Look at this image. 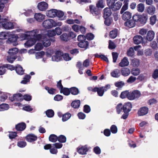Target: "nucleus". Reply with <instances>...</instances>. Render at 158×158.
Segmentation results:
<instances>
[{
    "mask_svg": "<svg viewBox=\"0 0 158 158\" xmlns=\"http://www.w3.org/2000/svg\"><path fill=\"white\" fill-rule=\"evenodd\" d=\"M2 27L5 29L10 30L12 29L14 27V25L13 23L10 22L7 19H2Z\"/></svg>",
    "mask_w": 158,
    "mask_h": 158,
    "instance_id": "f257e3e1",
    "label": "nucleus"
},
{
    "mask_svg": "<svg viewBox=\"0 0 158 158\" xmlns=\"http://www.w3.org/2000/svg\"><path fill=\"white\" fill-rule=\"evenodd\" d=\"M19 37L17 35L10 34L6 41V43L9 44H13V45L16 46L18 44L17 40Z\"/></svg>",
    "mask_w": 158,
    "mask_h": 158,
    "instance_id": "f03ea898",
    "label": "nucleus"
},
{
    "mask_svg": "<svg viewBox=\"0 0 158 158\" xmlns=\"http://www.w3.org/2000/svg\"><path fill=\"white\" fill-rule=\"evenodd\" d=\"M43 26L46 29H50L56 27L55 22L52 19H48L44 21L43 23Z\"/></svg>",
    "mask_w": 158,
    "mask_h": 158,
    "instance_id": "7ed1b4c3",
    "label": "nucleus"
},
{
    "mask_svg": "<svg viewBox=\"0 0 158 158\" xmlns=\"http://www.w3.org/2000/svg\"><path fill=\"white\" fill-rule=\"evenodd\" d=\"M89 8L90 12L94 16H98L100 14V10L96 6L90 5L89 6Z\"/></svg>",
    "mask_w": 158,
    "mask_h": 158,
    "instance_id": "20e7f679",
    "label": "nucleus"
},
{
    "mask_svg": "<svg viewBox=\"0 0 158 158\" xmlns=\"http://www.w3.org/2000/svg\"><path fill=\"white\" fill-rule=\"evenodd\" d=\"M149 111V109L147 106H143L139 108L137 112L139 116H143L146 115Z\"/></svg>",
    "mask_w": 158,
    "mask_h": 158,
    "instance_id": "39448f33",
    "label": "nucleus"
},
{
    "mask_svg": "<svg viewBox=\"0 0 158 158\" xmlns=\"http://www.w3.org/2000/svg\"><path fill=\"white\" fill-rule=\"evenodd\" d=\"M63 52L60 51H57L55 53V55L52 57V60L53 61H58L61 60L62 59Z\"/></svg>",
    "mask_w": 158,
    "mask_h": 158,
    "instance_id": "423d86ee",
    "label": "nucleus"
},
{
    "mask_svg": "<svg viewBox=\"0 0 158 158\" xmlns=\"http://www.w3.org/2000/svg\"><path fill=\"white\" fill-rule=\"evenodd\" d=\"M89 150V148H88L87 145L81 146V147H78L77 148V152L81 155L86 154Z\"/></svg>",
    "mask_w": 158,
    "mask_h": 158,
    "instance_id": "0eeeda50",
    "label": "nucleus"
},
{
    "mask_svg": "<svg viewBox=\"0 0 158 158\" xmlns=\"http://www.w3.org/2000/svg\"><path fill=\"white\" fill-rule=\"evenodd\" d=\"M38 32V31L37 29L33 30L30 31L31 36H33L34 37L33 38H34L35 40H36V42L37 40H42L43 37L41 34H37Z\"/></svg>",
    "mask_w": 158,
    "mask_h": 158,
    "instance_id": "6e6552de",
    "label": "nucleus"
},
{
    "mask_svg": "<svg viewBox=\"0 0 158 158\" xmlns=\"http://www.w3.org/2000/svg\"><path fill=\"white\" fill-rule=\"evenodd\" d=\"M48 5L45 2H42L38 3L37 7L39 10L40 11L45 10L48 8Z\"/></svg>",
    "mask_w": 158,
    "mask_h": 158,
    "instance_id": "1a4fd4ad",
    "label": "nucleus"
},
{
    "mask_svg": "<svg viewBox=\"0 0 158 158\" xmlns=\"http://www.w3.org/2000/svg\"><path fill=\"white\" fill-rule=\"evenodd\" d=\"M155 33L152 31H149L148 32L146 36H143L144 39L149 41H151L153 39Z\"/></svg>",
    "mask_w": 158,
    "mask_h": 158,
    "instance_id": "9d476101",
    "label": "nucleus"
},
{
    "mask_svg": "<svg viewBox=\"0 0 158 158\" xmlns=\"http://www.w3.org/2000/svg\"><path fill=\"white\" fill-rule=\"evenodd\" d=\"M26 123L24 122H22L16 125L15 126V128L17 131H22L26 128Z\"/></svg>",
    "mask_w": 158,
    "mask_h": 158,
    "instance_id": "9b49d317",
    "label": "nucleus"
},
{
    "mask_svg": "<svg viewBox=\"0 0 158 158\" xmlns=\"http://www.w3.org/2000/svg\"><path fill=\"white\" fill-rule=\"evenodd\" d=\"M51 40L46 36H43L42 39V42L43 45L45 47H48L51 45Z\"/></svg>",
    "mask_w": 158,
    "mask_h": 158,
    "instance_id": "f8f14e48",
    "label": "nucleus"
},
{
    "mask_svg": "<svg viewBox=\"0 0 158 158\" xmlns=\"http://www.w3.org/2000/svg\"><path fill=\"white\" fill-rule=\"evenodd\" d=\"M26 139L27 141L32 142L37 140V137L33 134H29L26 136Z\"/></svg>",
    "mask_w": 158,
    "mask_h": 158,
    "instance_id": "ddd939ff",
    "label": "nucleus"
},
{
    "mask_svg": "<svg viewBox=\"0 0 158 158\" xmlns=\"http://www.w3.org/2000/svg\"><path fill=\"white\" fill-rule=\"evenodd\" d=\"M122 6V3L119 2L114 3L109 7L113 11H115L119 10Z\"/></svg>",
    "mask_w": 158,
    "mask_h": 158,
    "instance_id": "4468645a",
    "label": "nucleus"
},
{
    "mask_svg": "<svg viewBox=\"0 0 158 158\" xmlns=\"http://www.w3.org/2000/svg\"><path fill=\"white\" fill-rule=\"evenodd\" d=\"M123 106V111L129 112L131 110L132 105L131 102H128L124 104Z\"/></svg>",
    "mask_w": 158,
    "mask_h": 158,
    "instance_id": "2eb2a0df",
    "label": "nucleus"
},
{
    "mask_svg": "<svg viewBox=\"0 0 158 158\" xmlns=\"http://www.w3.org/2000/svg\"><path fill=\"white\" fill-rule=\"evenodd\" d=\"M57 10L56 9H52L48 10L46 13V15L47 16L50 18H53L55 17L56 15Z\"/></svg>",
    "mask_w": 158,
    "mask_h": 158,
    "instance_id": "dca6fc26",
    "label": "nucleus"
},
{
    "mask_svg": "<svg viewBox=\"0 0 158 158\" xmlns=\"http://www.w3.org/2000/svg\"><path fill=\"white\" fill-rule=\"evenodd\" d=\"M156 11L155 6L153 5H150L146 7V11L147 13L150 15H153Z\"/></svg>",
    "mask_w": 158,
    "mask_h": 158,
    "instance_id": "f3484780",
    "label": "nucleus"
},
{
    "mask_svg": "<svg viewBox=\"0 0 158 158\" xmlns=\"http://www.w3.org/2000/svg\"><path fill=\"white\" fill-rule=\"evenodd\" d=\"M143 37H142L141 35H135L133 38L134 43L135 44H139L143 42Z\"/></svg>",
    "mask_w": 158,
    "mask_h": 158,
    "instance_id": "a211bd4d",
    "label": "nucleus"
},
{
    "mask_svg": "<svg viewBox=\"0 0 158 158\" xmlns=\"http://www.w3.org/2000/svg\"><path fill=\"white\" fill-rule=\"evenodd\" d=\"M112 14V12L109 7L106 8L103 10L104 18H106L107 17H109Z\"/></svg>",
    "mask_w": 158,
    "mask_h": 158,
    "instance_id": "6ab92c4d",
    "label": "nucleus"
},
{
    "mask_svg": "<svg viewBox=\"0 0 158 158\" xmlns=\"http://www.w3.org/2000/svg\"><path fill=\"white\" fill-rule=\"evenodd\" d=\"M78 45L80 48H84L85 50H86L88 48L89 43L88 41L85 40L79 43Z\"/></svg>",
    "mask_w": 158,
    "mask_h": 158,
    "instance_id": "aec40b11",
    "label": "nucleus"
},
{
    "mask_svg": "<svg viewBox=\"0 0 158 158\" xmlns=\"http://www.w3.org/2000/svg\"><path fill=\"white\" fill-rule=\"evenodd\" d=\"M122 19L124 21H127L131 17V13L128 11H126L123 14Z\"/></svg>",
    "mask_w": 158,
    "mask_h": 158,
    "instance_id": "412c9836",
    "label": "nucleus"
},
{
    "mask_svg": "<svg viewBox=\"0 0 158 158\" xmlns=\"http://www.w3.org/2000/svg\"><path fill=\"white\" fill-rule=\"evenodd\" d=\"M135 23L132 19L126 21L124 23V25L129 28H131L135 26Z\"/></svg>",
    "mask_w": 158,
    "mask_h": 158,
    "instance_id": "4be33fe9",
    "label": "nucleus"
},
{
    "mask_svg": "<svg viewBox=\"0 0 158 158\" xmlns=\"http://www.w3.org/2000/svg\"><path fill=\"white\" fill-rule=\"evenodd\" d=\"M120 71L122 75L124 77L128 76L131 73L130 69L127 68H122Z\"/></svg>",
    "mask_w": 158,
    "mask_h": 158,
    "instance_id": "5701e85b",
    "label": "nucleus"
},
{
    "mask_svg": "<svg viewBox=\"0 0 158 158\" xmlns=\"http://www.w3.org/2000/svg\"><path fill=\"white\" fill-rule=\"evenodd\" d=\"M45 15L40 13H36L34 15L35 19L39 22H41L44 19Z\"/></svg>",
    "mask_w": 158,
    "mask_h": 158,
    "instance_id": "b1692460",
    "label": "nucleus"
},
{
    "mask_svg": "<svg viewBox=\"0 0 158 158\" xmlns=\"http://www.w3.org/2000/svg\"><path fill=\"white\" fill-rule=\"evenodd\" d=\"M129 64V62L128 61L127 58L126 57H124L121 60V62L119 64V66L123 67L127 66Z\"/></svg>",
    "mask_w": 158,
    "mask_h": 158,
    "instance_id": "393cba45",
    "label": "nucleus"
},
{
    "mask_svg": "<svg viewBox=\"0 0 158 158\" xmlns=\"http://www.w3.org/2000/svg\"><path fill=\"white\" fill-rule=\"evenodd\" d=\"M104 88L103 87H101L99 88L96 87L95 92H97L98 94L100 96H102L106 90H105Z\"/></svg>",
    "mask_w": 158,
    "mask_h": 158,
    "instance_id": "a878e982",
    "label": "nucleus"
},
{
    "mask_svg": "<svg viewBox=\"0 0 158 158\" xmlns=\"http://www.w3.org/2000/svg\"><path fill=\"white\" fill-rule=\"evenodd\" d=\"M36 43V40L34 38H31L24 44L28 47H31L34 45Z\"/></svg>",
    "mask_w": 158,
    "mask_h": 158,
    "instance_id": "bb28decb",
    "label": "nucleus"
},
{
    "mask_svg": "<svg viewBox=\"0 0 158 158\" xmlns=\"http://www.w3.org/2000/svg\"><path fill=\"white\" fill-rule=\"evenodd\" d=\"M147 19L148 17L147 15H140L138 23L142 25H143L146 23Z\"/></svg>",
    "mask_w": 158,
    "mask_h": 158,
    "instance_id": "cd10ccee",
    "label": "nucleus"
},
{
    "mask_svg": "<svg viewBox=\"0 0 158 158\" xmlns=\"http://www.w3.org/2000/svg\"><path fill=\"white\" fill-rule=\"evenodd\" d=\"M81 104L80 100H75L73 101L71 103V106L74 109H77L79 107Z\"/></svg>",
    "mask_w": 158,
    "mask_h": 158,
    "instance_id": "c85d7f7f",
    "label": "nucleus"
},
{
    "mask_svg": "<svg viewBox=\"0 0 158 158\" xmlns=\"http://www.w3.org/2000/svg\"><path fill=\"white\" fill-rule=\"evenodd\" d=\"M129 0H124V5L123 6L120 11L121 14H123L124 12L128 9V2Z\"/></svg>",
    "mask_w": 158,
    "mask_h": 158,
    "instance_id": "c756f323",
    "label": "nucleus"
},
{
    "mask_svg": "<svg viewBox=\"0 0 158 158\" xmlns=\"http://www.w3.org/2000/svg\"><path fill=\"white\" fill-rule=\"evenodd\" d=\"M18 49L15 48L10 49L8 52L10 56H17L16 54L18 53Z\"/></svg>",
    "mask_w": 158,
    "mask_h": 158,
    "instance_id": "7c9ffc66",
    "label": "nucleus"
},
{
    "mask_svg": "<svg viewBox=\"0 0 158 158\" xmlns=\"http://www.w3.org/2000/svg\"><path fill=\"white\" fill-rule=\"evenodd\" d=\"M16 72L20 75L23 74L24 71L23 68L19 65H17L15 69Z\"/></svg>",
    "mask_w": 158,
    "mask_h": 158,
    "instance_id": "2f4dec72",
    "label": "nucleus"
},
{
    "mask_svg": "<svg viewBox=\"0 0 158 158\" xmlns=\"http://www.w3.org/2000/svg\"><path fill=\"white\" fill-rule=\"evenodd\" d=\"M70 94L74 95H77L79 93V89L75 87H73L70 88Z\"/></svg>",
    "mask_w": 158,
    "mask_h": 158,
    "instance_id": "473e14b6",
    "label": "nucleus"
},
{
    "mask_svg": "<svg viewBox=\"0 0 158 158\" xmlns=\"http://www.w3.org/2000/svg\"><path fill=\"white\" fill-rule=\"evenodd\" d=\"M117 34L118 30L117 29H115L110 32L109 36L112 39H114L117 37Z\"/></svg>",
    "mask_w": 158,
    "mask_h": 158,
    "instance_id": "72a5a7b5",
    "label": "nucleus"
},
{
    "mask_svg": "<svg viewBox=\"0 0 158 158\" xmlns=\"http://www.w3.org/2000/svg\"><path fill=\"white\" fill-rule=\"evenodd\" d=\"M70 88L64 87L60 91L61 93H63L64 95L68 96L70 94Z\"/></svg>",
    "mask_w": 158,
    "mask_h": 158,
    "instance_id": "f704fd0d",
    "label": "nucleus"
},
{
    "mask_svg": "<svg viewBox=\"0 0 158 158\" xmlns=\"http://www.w3.org/2000/svg\"><path fill=\"white\" fill-rule=\"evenodd\" d=\"M120 72L118 69H114L110 73L111 76L114 77H118L120 75Z\"/></svg>",
    "mask_w": 158,
    "mask_h": 158,
    "instance_id": "c9c22d12",
    "label": "nucleus"
},
{
    "mask_svg": "<svg viewBox=\"0 0 158 158\" xmlns=\"http://www.w3.org/2000/svg\"><path fill=\"white\" fill-rule=\"evenodd\" d=\"M44 89L48 91V93L51 94H54L55 93L56 89L53 88H49L47 86H45Z\"/></svg>",
    "mask_w": 158,
    "mask_h": 158,
    "instance_id": "e433bc0d",
    "label": "nucleus"
},
{
    "mask_svg": "<svg viewBox=\"0 0 158 158\" xmlns=\"http://www.w3.org/2000/svg\"><path fill=\"white\" fill-rule=\"evenodd\" d=\"M31 78V76L29 75H25L23 78V80H22L21 83L23 84H26L28 82L30 81V79Z\"/></svg>",
    "mask_w": 158,
    "mask_h": 158,
    "instance_id": "4c0bfd02",
    "label": "nucleus"
},
{
    "mask_svg": "<svg viewBox=\"0 0 158 158\" xmlns=\"http://www.w3.org/2000/svg\"><path fill=\"white\" fill-rule=\"evenodd\" d=\"M58 139V136L56 135L53 134L50 135L49 137V140L50 141L55 143Z\"/></svg>",
    "mask_w": 158,
    "mask_h": 158,
    "instance_id": "58836bf2",
    "label": "nucleus"
},
{
    "mask_svg": "<svg viewBox=\"0 0 158 158\" xmlns=\"http://www.w3.org/2000/svg\"><path fill=\"white\" fill-rule=\"evenodd\" d=\"M134 100L138 99L141 95L140 92L138 90H135L132 91Z\"/></svg>",
    "mask_w": 158,
    "mask_h": 158,
    "instance_id": "ea45409f",
    "label": "nucleus"
},
{
    "mask_svg": "<svg viewBox=\"0 0 158 158\" xmlns=\"http://www.w3.org/2000/svg\"><path fill=\"white\" fill-rule=\"evenodd\" d=\"M71 116V114L69 112H67L63 114L62 118V120L63 122H65L68 120Z\"/></svg>",
    "mask_w": 158,
    "mask_h": 158,
    "instance_id": "a19ab883",
    "label": "nucleus"
},
{
    "mask_svg": "<svg viewBox=\"0 0 158 158\" xmlns=\"http://www.w3.org/2000/svg\"><path fill=\"white\" fill-rule=\"evenodd\" d=\"M116 109L118 114H120L122 110H123V106L122 103H119L116 107Z\"/></svg>",
    "mask_w": 158,
    "mask_h": 158,
    "instance_id": "79ce46f5",
    "label": "nucleus"
},
{
    "mask_svg": "<svg viewBox=\"0 0 158 158\" xmlns=\"http://www.w3.org/2000/svg\"><path fill=\"white\" fill-rule=\"evenodd\" d=\"M9 108V105L8 104L3 103L0 104V111H3L7 110Z\"/></svg>",
    "mask_w": 158,
    "mask_h": 158,
    "instance_id": "37998d69",
    "label": "nucleus"
},
{
    "mask_svg": "<svg viewBox=\"0 0 158 158\" xmlns=\"http://www.w3.org/2000/svg\"><path fill=\"white\" fill-rule=\"evenodd\" d=\"M104 18L105 19V24L107 26H110L113 21L112 18L110 17H107L106 18Z\"/></svg>",
    "mask_w": 158,
    "mask_h": 158,
    "instance_id": "c03bdc74",
    "label": "nucleus"
},
{
    "mask_svg": "<svg viewBox=\"0 0 158 158\" xmlns=\"http://www.w3.org/2000/svg\"><path fill=\"white\" fill-rule=\"evenodd\" d=\"M131 72L133 75L136 76L139 74L140 73V70L138 68H133L131 71Z\"/></svg>",
    "mask_w": 158,
    "mask_h": 158,
    "instance_id": "a18cd8bd",
    "label": "nucleus"
},
{
    "mask_svg": "<svg viewBox=\"0 0 158 158\" xmlns=\"http://www.w3.org/2000/svg\"><path fill=\"white\" fill-rule=\"evenodd\" d=\"M14 98H15V101H19V100L20 101H22L23 99H21L20 98L22 97L23 95L20 93H18L13 95Z\"/></svg>",
    "mask_w": 158,
    "mask_h": 158,
    "instance_id": "49530a36",
    "label": "nucleus"
},
{
    "mask_svg": "<svg viewBox=\"0 0 158 158\" xmlns=\"http://www.w3.org/2000/svg\"><path fill=\"white\" fill-rule=\"evenodd\" d=\"M46 115L48 117L52 118L53 117L54 114L53 110L52 109L47 110L45 112Z\"/></svg>",
    "mask_w": 158,
    "mask_h": 158,
    "instance_id": "de8ad7c7",
    "label": "nucleus"
},
{
    "mask_svg": "<svg viewBox=\"0 0 158 158\" xmlns=\"http://www.w3.org/2000/svg\"><path fill=\"white\" fill-rule=\"evenodd\" d=\"M57 140L60 143H64L66 141V137L63 135H60L58 137Z\"/></svg>",
    "mask_w": 158,
    "mask_h": 158,
    "instance_id": "09e8293b",
    "label": "nucleus"
},
{
    "mask_svg": "<svg viewBox=\"0 0 158 158\" xmlns=\"http://www.w3.org/2000/svg\"><path fill=\"white\" fill-rule=\"evenodd\" d=\"M129 94V91L128 90H125L121 92L120 97L122 99H124L126 98H127L128 95Z\"/></svg>",
    "mask_w": 158,
    "mask_h": 158,
    "instance_id": "8fccbe9b",
    "label": "nucleus"
},
{
    "mask_svg": "<svg viewBox=\"0 0 158 158\" xmlns=\"http://www.w3.org/2000/svg\"><path fill=\"white\" fill-rule=\"evenodd\" d=\"M137 8L139 12H142L144 9V5L142 3H140L138 4L137 6Z\"/></svg>",
    "mask_w": 158,
    "mask_h": 158,
    "instance_id": "3c124183",
    "label": "nucleus"
},
{
    "mask_svg": "<svg viewBox=\"0 0 158 158\" xmlns=\"http://www.w3.org/2000/svg\"><path fill=\"white\" fill-rule=\"evenodd\" d=\"M17 56H11L9 55L7 56V60L9 62L12 63L17 58Z\"/></svg>",
    "mask_w": 158,
    "mask_h": 158,
    "instance_id": "603ef678",
    "label": "nucleus"
},
{
    "mask_svg": "<svg viewBox=\"0 0 158 158\" xmlns=\"http://www.w3.org/2000/svg\"><path fill=\"white\" fill-rule=\"evenodd\" d=\"M140 64L139 60L137 59H134L132 60L131 64L134 67H138Z\"/></svg>",
    "mask_w": 158,
    "mask_h": 158,
    "instance_id": "864d4df0",
    "label": "nucleus"
},
{
    "mask_svg": "<svg viewBox=\"0 0 158 158\" xmlns=\"http://www.w3.org/2000/svg\"><path fill=\"white\" fill-rule=\"evenodd\" d=\"M134 51L133 48L131 47L127 50V55L128 56L132 57L134 55Z\"/></svg>",
    "mask_w": 158,
    "mask_h": 158,
    "instance_id": "5fc2aeb1",
    "label": "nucleus"
},
{
    "mask_svg": "<svg viewBox=\"0 0 158 158\" xmlns=\"http://www.w3.org/2000/svg\"><path fill=\"white\" fill-rule=\"evenodd\" d=\"M61 40L63 41H67L69 40L68 34L66 33H64L60 36Z\"/></svg>",
    "mask_w": 158,
    "mask_h": 158,
    "instance_id": "6e6d98bb",
    "label": "nucleus"
},
{
    "mask_svg": "<svg viewBox=\"0 0 158 158\" xmlns=\"http://www.w3.org/2000/svg\"><path fill=\"white\" fill-rule=\"evenodd\" d=\"M110 131L113 134H116L118 131L117 126L115 125H112L110 127Z\"/></svg>",
    "mask_w": 158,
    "mask_h": 158,
    "instance_id": "4d7b16f0",
    "label": "nucleus"
},
{
    "mask_svg": "<svg viewBox=\"0 0 158 158\" xmlns=\"http://www.w3.org/2000/svg\"><path fill=\"white\" fill-rule=\"evenodd\" d=\"M98 8H104V5L103 2V0H99L98 1L96 4V6Z\"/></svg>",
    "mask_w": 158,
    "mask_h": 158,
    "instance_id": "13d9d810",
    "label": "nucleus"
},
{
    "mask_svg": "<svg viewBox=\"0 0 158 158\" xmlns=\"http://www.w3.org/2000/svg\"><path fill=\"white\" fill-rule=\"evenodd\" d=\"M83 111L86 113H89L91 111V109L90 106L87 105L84 106Z\"/></svg>",
    "mask_w": 158,
    "mask_h": 158,
    "instance_id": "bf43d9fd",
    "label": "nucleus"
},
{
    "mask_svg": "<svg viewBox=\"0 0 158 158\" xmlns=\"http://www.w3.org/2000/svg\"><path fill=\"white\" fill-rule=\"evenodd\" d=\"M116 46L114 43L111 40H109V42L108 48L110 49H114Z\"/></svg>",
    "mask_w": 158,
    "mask_h": 158,
    "instance_id": "052dcab7",
    "label": "nucleus"
},
{
    "mask_svg": "<svg viewBox=\"0 0 158 158\" xmlns=\"http://www.w3.org/2000/svg\"><path fill=\"white\" fill-rule=\"evenodd\" d=\"M27 145L26 142L25 141H19L17 144V146L20 148H23Z\"/></svg>",
    "mask_w": 158,
    "mask_h": 158,
    "instance_id": "680f3d73",
    "label": "nucleus"
},
{
    "mask_svg": "<svg viewBox=\"0 0 158 158\" xmlns=\"http://www.w3.org/2000/svg\"><path fill=\"white\" fill-rule=\"evenodd\" d=\"M112 54L113 57V62L114 63H115L118 58V54L116 52H113Z\"/></svg>",
    "mask_w": 158,
    "mask_h": 158,
    "instance_id": "e2e57ef3",
    "label": "nucleus"
},
{
    "mask_svg": "<svg viewBox=\"0 0 158 158\" xmlns=\"http://www.w3.org/2000/svg\"><path fill=\"white\" fill-rule=\"evenodd\" d=\"M5 68H6L8 69L11 70H13L15 69V67L13 65L9 64H4Z\"/></svg>",
    "mask_w": 158,
    "mask_h": 158,
    "instance_id": "0e129e2a",
    "label": "nucleus"
},
{
    "mask_svg": "<svg viewBox=\"0 0 158 158\" xmlns=\"http://www.w3.org/2000/svg\"><path fill=\"white\" fill-rule=\"evenodd\" d=\"M156 20V15L152 16L150 18V23L151 25H154L155 23Z\"/></svg>",
    "mask_w": 158,
    "mask_h": 158,
    "instance_id": "69168bd1",
    "label": "nucleus"
},
{
    "mask_svg": "<svg viewBox=\"0 0 158 158\" xmlns=\"http://www.w3.org/2000/svg\"><path fill=\"white\" fill-rule=\"evenodd\" d=\"M9 132L10 134H9V137L10 139H12L15 138L17 136V132Z\"/></svg>",
    "mask_w": 158,
    "mask_h": 158,
    "instance_id": "338daca9",
    "label": "nucleus"
},
{
    "mask_svg": "<svg viewBox=\"0 0 158 158\" xmlns=\"http://www.w3.org/2000/svg\"><path fill=\"white\" fill-rule=\"evenodd\" d=\"M43 48V46L41 43H37L35 46V49L36 51H40Z\"/></svg>",
    "mask_w": 158,
    "mask_h": 158,
    "instance_id": "774afa93",
    "label": "nucleus"
}]
</instances>
